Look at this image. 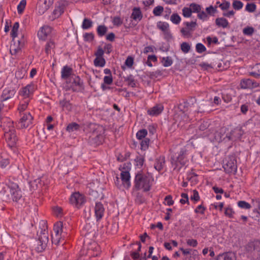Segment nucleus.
<instances>
[{"label":"nucleus","mask_w":260,"mask_h":260,"mask_svg":"<svg viewBox=\"0 0 260 260\" xmlns=\"http://www.w3.org/2000/svg\"><path fill=\"white\" fill-rule=\"evenodd\" d=\"M153 181L154 178L150 173L139 171L135 177L134 187L136 190L147 192L151 189Z\"/></svg>","instance_id":"obj_1"},{"label":"nucleus","mask_w":260,"mask_h":260,"mask_svg":"<svg viewBox=\"0 0 260 260\" xmlns=\"http://www.w3.org/2000/svg\"><path fill=\"white\" fill-rule=\"evenodd\" d=\"M36 89L37 86L34 83H30L20 89L19 95L21 99L18 104L19 110L28 108L29 104Z\"/></svg>","instance_id":"obj_2"},{"label":"nucleus","mask_w":260,"mask_h":260,"mask_svg":"<svg viewBox=\"0 0 260 260\" xmlns=\"http://www.w3.org/2000/svg\"><path fill=\"white\" fill-rule=\"evenodd\" d=\"M119 170L121 171L120 178L116 177L115 184L118 188H120L123 186L124 188L128 189L131 186V175L129 171L131 170L130 164L124 163L120 165Z\"/></svg>","instance_id":"obj_3"},{"label":"nucleus","mask_w":260,"mask_h":260,"mask_svg":"<svg viewBox=\"0 0 260 260\" xmlns=\"http://www.w3.org/2000/svg\"><path fill=\"white\" fill-rule=\"evenodd\" d=\"M187 149L185 147L181 148L177 156H173L171 158V165L173 170L179 172L182 167L188 161L187 158Z\"/></svg>","instance_id":"obj_4"},{"label":"nucleus","mask_w":260,"mask_h":260,"mask_svg":"<svg viewBox=\"0 0 260 260\" xmlns=\"http://www.w3.org/2000/svg\"><path fill=\"white\" fill-rule=\"evenodd\" d=\"M53 231L52 242L55 245L58 244L61 240H64L67 237L68 232L65 230L62 222H56L54 225Z\"/></svg>","instance_id":"obj_5"},{"label":"nucleus","mask_w":260,"mask_h":260,"mask_svg":"<svg viewBox=\"0 0 260 260\" xmlns=\"http://www.w3.org/2000/svg\"><path fill=\"white\" fill-rule=\"evenodd\" d=\"M28 109L19 110V105L17 107V111L19 113L20 119L17 123L19 128H26L32 124L34 117L29 112H25Z\"/></svg>","instance_id":"obj_6"},{"label":"nucleus","mask_w":260,"mask_h":260,"mask_svg":"<svg viewBox=\"0 0 260 260\" xmlns=\"http://www.w3.org/2000/svg\"><path fill=\"white\" fill-rule=\"evenodd\" d=\"M5 138L6 141L10 148L15 146L18 140L16 130L13 126V122L11 121L8 122V128H5Z\"/></svg>","instance_id":"obj_7"},{"label":"nucleus","mask_w":260,"mask_h":260,"mask_svg":"<svg viewBox=\"0 0 260 260\" xmlns=\"http://www.w3.org/2000/svg\"><path fill=\"white\" fill-rule=\"evenodd\" d=\"M245 250L260 260V241L248 243L245 246Z\"/></svg>","instance_id":"obj_8"},{"label":"nucleus","mask_w":260,"mask_h":260,"mask_svg":"<svg viewBox=\"0 0 260 260\" xmlns=\"http://www.w3.org/2000/svg\"><path fill=\"white\" fill-rule=\"evenodd\" d=\"M86 201L84 195L79 192L72 193L70 198V203L77 208H81L85 203Z\"/></svg>","instance_id":"obj_9"},{"label":"nucleus","mask_w":260,"mask_h":260,"mask_svg":"<svg viewBox=\"0 0 260 260\" xmlns=\"http://www.w3.org/2000/svg\"><path fill=\"white\" fill-rule=\"evenodd\" d=\"M48 242V236L45 229L42 230L39 235L38 241V245L36 247V250L38 252H41L45 250Z\"/></svg>","instance_id":"obj_10"},{"label":"nucleus","mask_w":260,"mask_h":260,"mask_svg":"<svg viewBox=\"0 0 260 260\" xmlns=\"http://www.w3.org/2000/svg\"><path fill=\"white\" fill-rule=\"evenodd\" d=\"M71 84L68 85V89L73 92H78L84 89L83 82L79 76H75L70 79Z\"/></svg>","instance_id":"obj_11"},{"label":"nucleus","mask_w":260,"mask_h":260,"mask_svg":"<svg viewBox=\"0 0 260 260\" xmlns=\"http://www.w3.org/2000/svg\"><path fill=\"white\" fill-rule=\"evenodd\" d=\"M54 0H39L37 9L40 15H42L46 12L52 5Z\"/></svg>","instance_id":"obj_12"},{"label":"nucleus","mask_w":260,"mask_h":260,"mask_svg":"<svg viewBox=\"0 0 260 260\" xmlns=\"http://www.w3.org/2000/svg\"><path fill=\"white\" fill-rule=\"evenodd\" d=\"M67 4L68 3L66 1H61L58 3V5L55 7L52 13L53 18H58L63 13Z\"/></svg>","instance_id":"obj_13"},{"label":"nucleus","mask_w":260,"mask_h":260,"mask_svg":"<svg viewBox=\"0 0 260 260\" xmlns=\"http://www.w3.org/2000/svg\"><path fill=\"white\" fill-rule=\"evenodd\" d=\"M240 86L242 89H252L257 87L259 84L250 79H243L241 80Z\"/></svg>","instance_id":"obj_14"},{"label":"nucleus","mask_w":260,"mask_h":260,"mask_svg":"<svg viewBox=\"0 0 260 260\" xmlns=\"http://www.w3.org/2000/svg\"><path fill=\"white\" fill-rule=\"evenodd\" d=\"M52 28L48 25H44L41 27L38 32L39 38L42 40H45L51 34Z\"/></svg>","instance_id":"obj_15"},{"label":"nucleus","mask_w":260,"mask_h":260,"mask_svg":"<svg viewBox=\"0 0 260 260\" xmlns=\"http://www.w3.org/2000/svg\"><path fill=\"white\" fill-rule=\"evenodd\" d=\"M224 168L228 173L236 172L237 167L236 165V160L234 157H230L229 160L224 166Z\"/></svg>","instance_id":"obj_16"},{"label":"nucleus","mask_w":260,"mask_h":260,"mask_svg":"<svg viewBox=\"0 0 260 260\" xmlns=\"http://www.w3.org/2000/svg\"><path fill=\"white\" fill-rule=\"evenodd\" d=\"M164 109V106L161 104H159L149 109L147 113L150 116H156L161 114Z\"/></svg>","instance_id":"obj_17"},{"label":"nucleus","mask_w":260,"mask_h":260,"mask_svg":"<svg viewBox=\"0 0 260 260\" xmlns=\"http://www.w3.org/2000/svg\"><path fill=\"white\" fill-rule=\"evenodd\" d=\"M105 212L103 205L100 203H96L94 207L95 216L97 221L100 220L103 217Z\"/></svg>","instance_id":"obj_18"},{"label":"nucleus","mask_w":260,"mask_h":260,"mask_svg":"<svg viewBox=\"0 0 260 260\" xmlns=\"http://www.w3.org/2000/svg\"><path fill=\"white\" fill-rule=\"evenodd\" d=\"M15 94V91L14 89L5 88L3 91V92L1 95V102H4L12 98L14 96Z\"/></svg>","instance_id":"obj_19"},{"label":"nucleus","mask_w":260,"mask_h":260,"mask_svg":"<svg viewBox=\"0 0 260 260\" xmlns=\"http://www.w3.org/2000/svg\"><path fill=\"white\" fill-rule=\"evenodd\" d=\"M215 260H236V255L233 252H224L218 255Z\"/></svg>","instance_id":"obj_20"},{"label":"nucleus","mask_w":260,"mask_h":260,"mask_svg":"<svg viewBox=\"0 0 260 260\" xmlns=\"http://www.w3.org/2000/svg\"><path fill=\"white\" fill-rule=\"evenodd\" d=\"M165 165V158L164 156H160L156 159L154 163V168L158 171L162 170Z\"/></svg>","instance_id":"obj_21"},{"label":"nucleus","mask_w":260,"mask_h":260,"mask_svg":"<svg viewBox=\"0 0 260 260\" xmlns=\"http://www.w3.org/2000/svg\"><path fill=\"white\" fill-rule=\"evenodd\" d=\"M156 27L160 30L165 35L169 34V25L167 22L163 21H158L156 23Z\"/></svg>","instance_id":"obj_22"},{"label":"nucleus","mask_w":260,"mask_h":260,"mask_svg":"<svg viewBox=\"0 0 260 260\" xmlns=\"http://www.w3.org/2000/svg\"><path fill=\"white\" fill-rule=\"evenodd\" d=\"M143 17V15L140 8L135 7L133 9L131 18L135 21H140Z\"/></svg>","instance_id":"obj_23"},{"label":"nucleus","mask_w":260,"mask_h":260,"mask_svg":"<svg viewBox=\"0 0 260 260\" xmlns=\"http://www.w3.org/2000/svg\"><path fill=\"white\" fill-rule=\"evenodd\" d=\"M73 72V70L71 68L68 66H64L61 71V77L63 79H67L70 77Z\"/></svg>","instance_id":"obj_24"},{"label":"nucleus","mask_w":260,"mask_h":260,"mask_svg":"<svg viewBox=\"0 0 260 260\" xmlns=\"http://www.w3.org/2000/svg\"><path fill=\"white\" fill-rule=\"evenodd\" d=\"M6 185L10 189V194L21 190L17 183L10 180H9L6 183Z\"/></svg>","instance_id":"obj_25"},{"label":"nucleus","mask_w":260,"mask_h":260,"mask_svg":"<svg viewBox=\"0 0 260 260\" xmlns=\"http://www.w3.org/2000/svg\"><path fill=\"white\" fill-rule=\"evenodd\" d=\"M6 185L10 189V194L21 190L17 183L10 180H9L6 183Z\"/></svg>","instance_id":"obj_26"},{"label":"nucleus","mask_w":260,"mask_h":260,"mask_svg":"<svg viewBox=\"0 0 260 260\" xmlns=\"http://www.w3.org/2000/svg\"><path fill=\"white\" fill-rule=\"evenodd\" d=\"M215 24L219 27L223 28H226L229 25V23L227 19L224 17L217 18L215 20Z\"/></svg>","instance_id":"obj_27"},{"label":"nucleus","mask_w":260,"mask_h":260,"mask_svg":"<svg viewBox=\"0 0 260 260\" xmlns=\"http://www.w3.org/2000/svg\"><path fill=\"white\" fill-rule=\"evenodd\" d=\"M108 28L105 25H100L98 26L96 29L97 34L99 36L103 37L107 32Z\"/></svg>","instance_id":"obj_28"},{"label":"nucleus","mask_w":260,"mask_h":260,"mask_svg":"<svg viewBox=\"0 0 260 260\" xmlns=\"http://www.w3.org/2000/svg\"><path fill=\"white\" fill-rule=\"evenodd\" d=\"M93 63L95 67H104L106 64V60L104 57H95Z\"/></svg>","instance_id":"obj_29"},{"label":"nucleus","mask_w":260,"mask_h":260,"mask_svg":"<svg viewBox=\"0 0 260 260\" xmlns=\"http://www.w3.org/2000/svg\"><path fill=\"white\" fill-rule=\"evenodd\" d=\"M253 71L250 72V75L255 78L260 77V63L256 64L253 68Z\"/></svg>","instance_id":"obj_30"},{"label":"nucleus","mask_w":260,"mask_h":260,"mask_svg":"<svg viewBox=\"0 0 260 260\" xmlns=\"http://www.w3.org/2000/svg\"><path fill=\"white\" fill-rule=\"evenodd\" d=\"M19 27V23L18 22H15L12 26L11 31V36L13 39L15 38L17 36V32Z\"/></svg>","instance_id":"obj_31"},{"label":"nucleus","mask_w":260,"mask_h":260,"mask_svg":"<svg viewBox=\"0 0 260 260\" xmlns=\"http://www.w3.org/2000/svg\"><path fill=\"white\" fill-rule=\"evenodd\" d=\"M21 51L19 46H17L15 43L10 45V51L12 55H15Z\"/></svg>","instance_id":"obj_32"},{"label":"nucleus","mask_w":260,"mask_h":260,"mask_svg":"<svg viewBox=\"0 0 260 260\" xmlns=\"http://www.w3.org/2000/svg\"><path fill=\"white\" fill-rule=\"evenodd\" d=\"M161 62L165 67H168L173 64V60L170 56L164 57L161 58Z\"/></svg>","instance_id":"obj_33"},{"label":"nucleus","mask_w":260,"mask_h":260,"mask_svg":"<svg viewBox=\"0 0 260 260\" xmlns=\"http://www.w3.org/2000/svg\"><path fill=\"white\" fill-rule=\"evenodd\" d=\"M92 25V21L88 18H84L82 25L83 29H88Z\"/></svg>","instance_id":"obj_34"},{"label":"nucleus","mask_w":260,"mask_h":260,"mask_svg":"<svg viewBox=\"0 0 260 260\" xmlns=\"http://www.w3.org/2000/svg\"><path fill=\"white\" fill-rule=\"evenodd\" d=\"M201 255L199 254L197 250H192L190 256L188 258V260H200Z\"/></svg>","instance_id":"obj_35"},{"label":"nucleus","mask_w":260,"mask_h":260,"mask_svg":"<svg viewBox=\"0 0 260 260\" xmlns=\"http://www.w3.org/2000/svg\"><path fill=\"white\" fill-rule=\"evenodd\" d=\"M147 131L146 129H142L137 133L136 137L139 140L145 139V137L147 135Z\"/></svg>","instance_id":"obj_36"},{"label":"nucleus","mask_w":260,"mask_h":260,"mask_svg":"<svg viewBox=\"0 0 260 260\" xmlns=\"http://www.w3.org/2000/svg\"><path fill=\"white\" fill-rule=\"evenodd\" d=\"M135 161L136 162V166L138 168H141L144 164V157L142 155H138L135 159Z\"/></svg>","instance_id":"obj_37"},{"label":"nucleus","mask_w":260,"mask_h":260,"mask_svg":"<svg viewBox=\"0 0 260 260\" xmlns=\"http://www.w3.org/2000/svg\"><path fill=\"white\" fill-rule=\"evenodd\" d=\"M243 5V3L239 0H233L232 6L235 10L242 9Z\"/></svg>","instance_id":"obj_38"},{"label":"nucleus","mask_w":260,"mask_h":260,"mask_svg":"<svg viewBox=\"0 0 260 260\" xmlns=\"http://www.w3.org/2000/svg\"><path fill=\"white\" fill-rule=\"evenodd\" d=\"M170 20L173 23L178 24L180 22L181 19L177 13H173L171 16Z\"/></svg>","instance_id":"obj_39"},{"label":"nucleus","mask_w":260,"mask_h":260,"mask_svg":"<svg viewBox=\"0 0 260 260\" xmlns=\"http://www.w3.org/2000/svg\"><path fill=\"white\" fill-rule=\"evenodd\" d=\"M80 126L76 122H72L69 124L67 127V131L71 132L79 129Z\"/></svg>","instance_id":"obj_40"},{"label":"nucleus","mask_w":260,"mask_h":260,"mask_svg":"<svg viewBox=\"0 0 260 260\" xmlns=\"http://www.w3.org/2000/svg\"><path fill=\"white\" fill-rule=\"evenodd\" d=\"M11 196L12 200L14 202H17L22 197L21 190H19L16 192H14V193H11Z\"/></svg>","instance_id":"obj_41"},{"label":"nucleus","mask_w":260,"mask_h":260,"mask_svg":"<svg viewBox=\"0 0 260 260\" xmlns=\"http://www.w3.org/2000/svg\"><path fill=\"white\" fill-rule=\"evenodd\" d=\"M55 47V43L52 41L50 40L47 42L45 46V52L48 54L50 53L51 49H53Z\"/></svg>","instance_id":"obj_42"},{"label":"nucleus","mask_w":260,"mask_h":260,"mask_svg":"<svg viewBox=\"0 0 260 260\" xmlns=\"http://www.w3.org/2000/svg\"><path fill=\"white\" fill-rule=\"evenodd\" d=\"M26 0H21L19 4L17 6V11L19 14H21L23 12L26 7Z\"/></svg>","instance_id":"obj_43"},{"label":"nucleus","mask_w":260,"mask_h":260,"mask_svg":"<svg viewBox=\"0 0 260 260\" xmlns=\"http://www.w3.org/2000/svg\"><path fill=\"white\" fill-rule=\"evenodd\" d=\"M190 8L191 9L192 13H199L202 9V7L199 4L191 3L190 5Z\"/></svg>","instance_id":"obj_44"},{"label":"nucleus","mask_w":260,"mask_h":260,"mask_svg":"<svg viewBox=\"0 0 260 260\" xmlns=\"http://www.w3.org/2000/svg\"><path fill=\"white\" fill-rule=\"evenodd\" d=\"M164 8L161 6L155 7L153 10V14L155 16H159L164 11Z\"/></svg>","instance_id":"obj_45"},{"label":"nucleus","mask_w":260,"mask_h":260,"mask_svg":"<svg viewBox=\"0 0 260 260\" xmlns=\"http://www.w3.org/2000/svg\"><path fill=\"white\" fill-rule=\"evenodd\" d=\"M26 74V71L24 69H19L15 73V76L18 79H23Z\"/></svg>","instance_id":"obj_46"},{"label":"nucleus","mask_w":260,"mask_h":260,"mask_svg":"<svg viewBox=\"0 0 260 260\" xmlns=\"http://www.w3.org/2000/svg\"><path fill=\"white\" fill-rule=\"evenodd\" d=\"M149 142L150 140L148 138L142 139L140 143L141 149L144 150H146L148 148Z\"/></svg>","instance_id":"obj_47"},{"label":"nucleus","mask_w":260,"mask_h":260,"mask_svg":"<svg viewBox=\"0 0 260 260\" xmlns=\"http://www.w3.org/2000/svg\"><path fill=\"white\" fill-rule=\"evenodd\" d=\"M180 47L182 51L184 53H187L190 50V46L187 42H183Z\"/></svg>","instance_id":"obj_48"},{"label":"nucleus","mask_w":260,"mask_h":260,"mask_svg":"<svg viewBox=\"0 0 260 260\" xmlns=\"http://www.w3.org/2000/svg\"><path fill=\"white\" fill-rule=\"evenodd\" d=\"M52 211H53V214L57 217H61V216H62V215L63 214H62V209L60 207H58V206L54 207L52 208Z\"/></svg>","instance_id":"obj_49"},{"label":"nucleus","mask_w":260,"mask_h":260,"mask_svg":"<svg viewBox=\"0 0 260 260\" xmlns=\"http://www.w3.org/2000/svg\"><path fill=\"white\" fill-rule=\"evenodd\" d=\"M191 9L188 7H184L182 9V15L185 18L190 17L191 16Z\"/></svg>","instance_id":"obj_50"},{"label":"nucleus","mask_w":260,"mask_h":260,"mask_svg":"<svg viewBox=\"0 0 260 260\" xmlns=\"http://www.w3.org/2000/svg\"><path fill=\"white\" fill-rule=\"evenodd\" d=\"M123 23V20L119 16L114 17L112 19V23L114 25L119 26Z\"/></svg>","instance_id":"obj_51"},{"label":"nucleus","mask_w":260,"mask_h":260,"mask_svg":"<svg viewBox=\"0 0 260 260\" xmlns=\"http://www.w3.org/2000/svg\"><path fill=\"white\" fill-rule=\"evenodd\" d=\"M59 104L62 108H66L67 110H71L72 108L70 102L65 100L60 101Z\"/></svg>","instance_id":"obj_52"},{"label":"nucleus","mask_w":260,"mask_h":260,"mask_svg":"<svg viewBox=\"0 0 260 260\" xmlns=\"http://www.w3.org/2000/svg\"><path fill=\"white\" fill-rule=\"evenodd\" d=\"M238 205L241 208L245 209H249L251 208L250 204L244 201H239L238 202Z\"/></svg>","instance_id":"obj_53"},{"label":"nucleus","mask_w":260,"mask_h":260,"mask_svg":"<svg viewBox=\"0 0 260 260\" xmlns=\"http://www.w3.org/2000/svg\"><path fill=\"white\" fill-rule=\"evenodd\" d=\"M196 50L198 53H202L206 50V48L203 44L199 43L196 44Z\"/></svg>","instance_id":"obj_54"},{"label":"nucleus","mask_w":260,"mask_h":260,"mask_svg":"<svg viewBox=\"0 0 260 260\" xmlns=\"http://www.w3.org/2000/svg\"><path fill=\"white\" fill-rule=\"evenodd\" d=\"M134 59L131 56H128L126 59L124 64L128 68H131L134 64Z\"/></svg>","instance_id":"obj_55"},{"label":"nucleus","mask_w":260,"mask_h":260,"mask_svg":"<svg viewBox=\"0 0 260 260\" xmlns=\"http://www.w3.org/2000/svg\"><path fill=\"white\" fill-rule=\"evenodd\" d=\"M254 29L252 27H246L243 29V33L245 35L251 36L254 32Z\"/></svg>","instance_id":"obj_56"},{"label":"nucleus","mask_w":260,"mask_h":260,"mask_svg":"<svg viewBox=\"0 0 260 260\" xmlns=\"http://www.w3.org/2000/svg\"><path fill=\"white\" fill-rule=\"evenodd\" d=\"M252 218L254 220L258 221V219L260 218V210L259 209V204H258V209L253 210L252 212Z\"/></svg>","instance_id":"obj_57"},{"label":"nucleus","mask_w":260,"mask_h":260,"mask_svg":"<svg viewBox=\"0 0 260 260\" xmlns=\"http://www.w3.org/2000/svg\"><path fill=\"white\" fill-rule=\"evenodd\" d=\"M164 203L168 206H172L174 204V201L173 200L172 197L171 195H168L165 198Z\"/></svg>","instance_id":"obj_58"},{"label":"nucleus","mask_w":260,"mask_h":260,"mask_svg":"<svg viewBox=\"0 0 260 260\" xmlns=\"http://www.w3.org/2000/svg\"><path fill=\"white\" fill-rule=\"evenodd\" d=\"M230 3L226 1H224L222 3L219 4V7L222 10L225 11L229 9Z\"/></svg>","instance_id":"obj_59"},{"label":"nucleus","mask_w":260,"mask_h":260,"mask_svg":"<svg viewBox=\"0 0 260 260\" xmlns=\"http://www.w3.org/2000/svg\"><path fill=\"white\" fill-rule=\"evenodd\" d=\"M186 243L188 246L196 247L197 246L198 242L196 239H188L186 240Z\"/></svg>","instance_id":"obj_60"},{"label":"nucleus","mask_w":260,"mask_h":260,"mask_svg":"<svg viewBox=\"0 0 260 260\" xmlns=\"http://www.w3.org/2000/svg\"><path fill=\"white\" fill-rule=\"evenodd\" d=\"M206 209V208L203 206L202 205H200L197 206V207L194 210V212L196 213H200L202 215L205 214V211Z\"/></svg>","instance_id":"obj_61"},{"label":"nucleus","mask_w":260,"mask_h":260,"mask_svg":"<svg viewBox=\"0 0 260 260\" xmlns=\"http://www.w3.org/2000/svg\"><path fill=\"white\" fill-rule=\"evenodd\" d=\"M234 214V211L232 208L229 207L225 208L224 214L226 216L232 218L233 217Z\"/></svg>","instance_id":"obj_62"},{"label":"nucleus","mask_w":260,"mask_h":260,"mask_svg":"<svg viewBox=\"0 0 260 260\" xmlns=\"http://www.w3.org/2000/svg\"><path fill=\"white\" fill-rule=\"evenodd\" d=\"M222 98L224 102L228 103L232 100V95L228 93L224 92L222 93Z\"/></svg>","instance_id":"obj_63"},{"label":"nucleus","mask_w":260,"mask_h":260,"mask_svg":"<svg viewBox=\"0 0 260 260\" xmlns=\"http://www.w3.org/2000/svg\"><path fill=\"white\" fill-rule=\"evenodd\" d=\"M256 9V5L254 4H249L248 3L245 7V10L249 12H253Z\"/></svg>","instance_id":"obj_64"}]
</instances>
